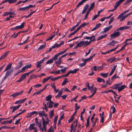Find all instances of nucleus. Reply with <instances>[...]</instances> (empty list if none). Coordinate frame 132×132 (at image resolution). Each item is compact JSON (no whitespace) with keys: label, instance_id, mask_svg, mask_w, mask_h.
<instances>
[{"label":"nucleus","instance_id":"nucleus-1","mask_svg":"<svg viewBox=\"0 0 132 132\" xmlns=\"http://www.w3.org/2000/svg\"><path fill=\"white\" fill-rule=\"evenodd\" d=\"M120 35V33L119 32L114 31V32L110 35L112 39H114L116 37H118Z\"/></svg>","mask_w":132,"mask_h":132},{"label":"nucleus","instance_id":"nucleus-2","mask_svg":"<svg viewBox=\"0 0 132 132\" xmlns=\"http://www.w3.org/2000/svg\"><path fill=\"white\" fill-rule=\"evenodd\" d=\"M122 84V82H121L114 84L112 86V88L114 89H118V90Z\"/></svg>","mask_w":132,"mask_h":132},{"label":"nucleus","instance_id":"nucleus-3","mask_svg":"<svg viewBox=\"0 0 132 132\" xmlns=\"http://www.w3.org/2000/svg\"><path fill=\"white\" fill-rule=\"evenodd\" d=\"M24 23L23 22L20 25L17 26L13 28V29L16 30L23 28L24 26Z\"/></svg>","mask_w":132,"mask_h":132},{"label":"nucleus","instance_id":"nucleus-4","mask_svg":"<svg viewBox=\"0 0 132 132\" xmlns=\"http://www.w3.org/2000/svg\"><path fill=\"white\" fill-rule=\"evenodd\" d=\"M130 28V27L128 26H122L121 27L117 29V31H118L119 30H126L127 29H129Z\"/></svg>","mask_w":132,"mask_h":132},{"label":"nucleus","instance_id":"nucleus-5","mask_svg":"<svg viewBox=\"0 0 132 132\" xmlns=\"http://www.w3.org/2000/svg\"><path fill=\"white\" fill-rule=\"evenodd\" d=\"M20 105H19L17 106H10V109H12L13 110L12 111V113L14 112L15 110L18 109L20 106Z\"/></svg>","mask_w":132,"mask_h":132},{"label":"nucleus","instance_id":"nucleus-6","mask_svg":"<svg viewBox=\"0 0 132 132\" xmlns=\"http://www.w3.org/2000/svg\"><path fill=\"white\" fill-rule=\"evenodd\" d=\"M124 1L123 0H119L115 4L114 6V7L115 9H117L118 7L120 5V4Z\"/></svg>","mask_w":132,"mask_h":132},{"label":"nucleus","instance_id":"nucleus-7","mask_svg":"<svg viewBox=\"0 0 132 132\" xmlns=\"http://www.w3.org/2000/svg\"><path fill=\"white\" fill-rule=\"evenodd\" d=\"M46 103L47 104V107L48 108H52L53 105L54 103L52 101H50L47 102H46Z\"/></svg>","mask_w":132,"mask_h":132},{"label":"nucleus","instance_id":"nucleus-8","mask_svg":"<svg viewBox=\"0 0 132 132\" xmlns=\"http://www.w3.org/2000/svg\"><path fill=\"white\" fill-rule=\"evenodd\" d=\"M37 112L36 111H33L30 112L28 113V115L26 116L27 118L30 117L31 116L34 115V114H37Z\"/></svg>","mask_w":132,"mask_h":132},{"label":"nucleus","instance_id":"nucleus-9","mask_svg":"<svg viewBox=\"0 0 132 132\" xmlns=\"http://www.w3.org/2000/svg\"><path fill=\"white\" fill-rule=\"evenodd\" d=\"M31 65L30 64L26 65L22 68L21 70L23 71L27 69L28 68H30L31 67Z\"/></svg>","mask_w":132,"mask_h":132},{"label":"nucleus","instance_id":"nucleus-10","mask_svg":"<svg viewBox=\"0 0 132 132\" xmlns=\"http://www.w3.org/2000/svg\"><path fill=\"white\" fill-rule=\"evenodd\" d=\"M11 73V71L10 70L7 71L6 73L4 79L2 80L4 81L10 75Z\"/></svg>","mask_w":132,"mask_h":132},{"label":"nucleus","instance_id":"nucleus-11","mask_svg":"<svg viewBox=\"0 0 132 132\" xmlns=\"http://www.w3.org/2000/svg\"><path fill=\"white\" fill-rule=\"evenodd\" d=\"M35 123L40 128V130H41V127H42V125L41 122H39L37 120V118H35Z\"/></svg>","mask_w":132,"mask_h":132},{"label":"nucleus","instance_id":"nucleus-12","mask_svg":"<svg viewBox=\"0 0 132 132\" xmlns=\"http://www.w3.org/2000/svg\"><path fill=\"white\" fill-rule=\"evenodd\" d=\"M79 70V69H76L73 70H70L67 73V75H69L70 73L73 74L76 73Z\"/></svg>","mask_w":132,"mask_h":132},{"label":"nucleus","instance_id":"nucleus-13","mask_svg":"<svg viewBox=\"0 0 132 132\" xmlns=\"http://www.w3.org/2000/svg\"><path fill=\"white\" fill-rule=\"evenodd\" d=\"M9 14L15 15V13L14 12H5L4 13L3 15V16H6L8 15H9Z\"/></svg>","mask_w":132,"mask_h":132},{"label":"nucleus","instance_id":"nucleus-14","mask_svg":"<svg viewBox=\"0 0 132 132\" xmlns=\"http://www.w3.org/2000/svg\"><path fill=\"white\" fill-rule=\"evenodd\" d=\"M35 124L34 123L30 124L29 128V130L30 131H31L32 130L35 129L36 127L35 126Z\"/></svg>","mask_w":132,"mask_h":132},{"label":"nucleus","instance_id":"nucleus-15","mask_svg":"<svg viewBox=\"0 0 132 132\" xmlns=\"http://www.w3.org/2000/svg\"><path fill=\"white\" fill-rule=\"evenodd\" d=\"M43 119V122H42V124H43V128H45V127H46L47 126V125L48 124V122L45 121L44 120L43 118H42Z\"/></svg>","mask_w":132,"mask_h":132},{"label":"nucleus","instance_id":"nucleus-16","mask_svg":"<svg viewBox=\"0 0 132 132\" xmlns=\"http://www.w3.org/2000/svg\"><path fill=\"white\" fill-rule=\"evenodd\" d=\"M46 45V44L45 43H44L42 45H40L38 49V51H40L45 48Z\"/></svg>","mask_w":132,"mask_h":132},{"label":"nucleus","instance_id":"nucleus-17","mask_svg":"<svg viewBox=\"0 0 132 132\" xmlns=\"http://www.w3.org/2000/svg\"><path fill=\"white\" fill-rule=\"evenodd\" d=\"M126 86L124 85H121L120 86V88H119L118 90V92H120L122 91V90L123 89L126 87Z\"/></svg>","mask_w":132,"mask_h":132},{"label":"nucleus","instance_id":"nucleus-18","mask_svg":"<svg viewBox=\"0 0 132 132\" xmlns=\"http://www.w3.org/2000/svg\"><path fill=\"white\" fill-rule=\"evenodd\" d=\"M52 96L51 95H50L47 96L46 97V100L47 102L51 101V99Z\"/></svg>","mask_w":132,"mask_h":132},{"label":"nucleus","instance_id":"nucleus-19","mask_svg":"<svg viewBox=\"0 0 132 132\" xmlns=\"http://www.w3.org/2000/svg\"><path fill=\"white\" fill-rule=\"evenodd\" d=\"M101 24L100 23H98L96 24L95 27H94L91 30L92 31H93L96 30L101 25Z\"/></svg>","mask_w":132,"mask_h":132},{"label":"nucleus","instance_id":"nucleus-20","mask_svg":"<svg viewBox=\"0 0 132 132\" xmlns=\"http://www.w3.org/2000/svg\"><path fill=\"white\" fill-rule=\"evenodd\" d=\"M116 59L114 57H113L112 58H110L108 59L106 61L110 63H111L113 62Z\"/></svg>","mask_w":132,"mask_h":132},{"label":"nucleus","instance_id":"nucleus-21","mask_svg":"<svg viewBox=\"0 0 132 132\" xmlns=\"http://www.w3.org/2000/svg\"><path fill=\"white\" fill-rule=\"evenodd\" d=\"M53 77V76H50L47 78H45L43 79V83H44L46 81H48V80L50 78H51L52 77Z\"/></svg>","mask_w":132,"mask_h":132},{"label":"nucleus","instance_id":"nucleus-22","mask_svg":"<svg viewBox=\"0 0 132 132\" xmlns=\"http://www.w3.org/2000/svg\"><path fill=\"white\" fill-rule=\"evenodd\" d=\"M97 80L98 82H102L103 83H105V81L103 79L99 77L97 78Z\"/></svg>","mask_w":132,"mask_h":132},{"label":"nucleus","instance_id":"nucleus-23","mask_svg":"<svg viewBox=\"0 0 132 132\" xmlns=\"http://www.w3.org/2000/svg\"><path fill=\"white\" fill-rule=\"evenodd\" d=\"M112 25H110L109 26L107 27V28H105L103 31L104 32H106L108 31H109V29L112 28Z\"/></svg>","mask_w":132,"mask_h":132},{"label":"nucleus","instance_id":"nucleus-24","mask_svg":"<svg viewBox=\"0 0 132 132\" xmlns=\"http://www.w3.org/2000/svg\"><path fill=\"white\" fill-rule=\"evenodd\" d=\"M43 63L40 60L39 61L37 64L36 67L37 68H40L41 66V64Z\"/></svg>","mask_w":132,"mask_h":132},{"label":"nucleus","instance_id":"nucleus-25","mask_svg":"<svg viewBox=\"0 0 132 132\" xmlns=\"http://www.w3.org/2000/svg\"><path fill=\"white\" fill-rule=\"evenodd\" d=\"M28 75L29 73H26L22 75L21 76V77L24 80V79H25L26 77L28 76Z\"/></svg>","mask_w":132,"mask_h":132},{"label":"nucleus","instance_id":"nucleus-26","mask_svg":"<svg viewBox=\"0 0 132 132\" xmlns=\"http://www.w3.org/2000/svg\"><path fill=\"white\" fill-rule=\"evenodd\" d=\"M54 110L53 109L51 110L50 112V118H52L54 116Z\"/></svg>","mask_w":132,"mask_h":132},{"label":"nucleus","instance_id":"nucleus-27","mask_svg":"<svg viewBox=\"0 0 132 132\" xmlns=\"http://www.w3.org/2000/svg\"><path fill=\"white\" fill-rule=\"evenodd\" d=\"M62 91L60 90L59 91L57 94L55 96V97L56 98H57L58 97H61L62 95Z\"/></svg>","mask_w":132,"mask_h":132},{"label":"nucleus","instance_id":"nucleus-28","mask_svg":"<svg viewBox=\"0 0 132 132\" xmlns=\"http://www.w3.org/2000/svg\"><path fill=\"white\" fill-rule=\"evenodd\" d=\"M107 36V35L106 34H105L104 35L101 36L99 37H98L97 39V41H98L101 39H102L105 37Z\"/></svg>","mask_w":132,"mask_h":132},{"label":"nucleus","instance_id":"nucleus-29","mask_svg":"<svg viewBox=\"0 0 132 132\" xmlns=\"http://www.w3.org/2000/svg\"><path fill=\"white\" fill-rule=\"evenodd\" d=\"M12 65V63H9L7 66L5 68L4 71H7L11 67Z\"/></svg>","mask_w":132,"mask_h":132},{"label":"nucleus","instance_id":"nucleus-30","mask_svg":"<svg viewBox=\"0 0 132 132\" xmlns=\"http://www.w3.org/2000/svg\"><path fill=\"white\" fill-rule=\"evenodd\" d=\"M88 7V5L86 4L84 7V9L82 11V14H83L86 11Z\"/></svg>","mask_w":132,"mask_h":132},{"label":"nucleus","instance_id":"nucleus-31","mask_svg":"<svg viewBox=\"0 0 132 132\" xmlns=\"http://www.w3.org/2000/svg\"><path fill=\"white\" fill-rule=\"evenodd\" d=\"M10 51H8L7 52H6L4 54L2 55V57L3 59H5L7 56L8 55V54L9 52H10Z\"/></svg>","mask_w":132,"mask_h":132},{"label":"nucleus","instance_id":"nucleus-32","mask_svg":"<svg viewBox=\"0 0 132 132\" xmlns=\"http://www.w3.org/2000/svg\"><path fill=\"white\" fill-rule=\"evenodd\" d=\"M68 79L67 78H65L64 79L62 84V85L63 86L65 85L68 82Z\"/></svg>","mask_w":132,"mask_h":132},{"label":"nucleus","instance_id":"nucleus-33","mask_svg":"<svg viewBox=\"0 0 132 132\" xmlns=\"http://www.w3.org/2000/svg\"><path fill=\"white\" fill-rule=\"evenodd\" d=\"M83 42H84V46H87L90 43V41H83Z\"/></svg>","mask_w":132,"mask_h":132},{"label":"nucleus","instance_id":"nucleus-34","mask_svg":"<svg viewBox=\"0 0 132 132\" xmlns=\"http://www.w3.org/2000/svg\"><path fill=\"white\" fill-rule=\"evenodd\" d=\"M28 9L27 6L25 7H23L20 8L19 9V10L20 11H25Z\"/></svg>","mask_w":132,"mask_h":132},{"label":"nucleus","instance_id":"nucleus-35","mask_svg":"<svg viewBox=\"0 0 132 132\" xmlns=\"http://www.w3.org/2000/svg\"><path fill=\"white\" fill-rule=\"evenodd\" d=\"M95 5V3L94 2L92 3L91 4L88 10L91 11L94 8Z\"/></svg>","mask_w":132,"mask_h":132},{"label":"nucleus","instance_id":"nucleus-36","mask_svg":"<svg viewBox=\"0 0 132 132\" xmlns=\"http://www.w3.org/2000/svg\"><path fill=\"white\" fill-rule=\"evenodd\" d=\"M108 72L105 73H101L100 75L102 76L103 77L106 78L108 76Z\"/></svg>","mask_w":132,"mask_h":132},{"label":"nucleus","instance_id":"nucleus-37","mask_svg":"<svg viewBox=\"0 0 132 132\" xmlns=\"http://www.w3.org/2000/svg\"><path fill=\"white\" fill-rule=\"evenodd\" d=\"M61 62V58L59 57L57 61H55V63L56 64H60Z\"/></svg>","mask_w":132,"mask_h":132},{"label":"nucleus","instance_id":"nucleus-38","mask_svg":"<svg viewBox=\"0 0 132 132\" xmlns=\"http://www.w3.org/2000/svg\"><path fill=\"white\" fill-rule=\"evenodd\" d=\"M77 44L79 47H81L84 46V42L83 41L80 42L79 43Z\"/></svg>","mask_w":132,"mask_h":132},{"label":"nucleus","instance_id":"nucleus-39","mask_svg":"<svg viewBox=\"0 0 132 132\" xmlns=\"http://www.w3.org/2000/svg\"><path fill=\"white\" fill-rule=\"evenodd\" d=\"M53 60L52 59H50L48 60L46 63V64H50L53 63Z\"/></svg>","mask_w":132,"mask_h":132},{"label":"nucleus","instance_id":"nucleus-40","mask_svg":"<svg viewBox=\"0 0 132 132\" xmlns=\"http://www.w3.org/2000/svg\"><path fill=\"white\" fill-rule=\"evenodd\" d=\"M105 65V63H104L101 66H99L97 67V70H100L102 68H103L104 67H103V65Z\"/></svg>","mask_w":132,"mask_h":132},{"label":"nucleus","instance_id":"nucleus-41","mask_svg":"<svg viewBox=\"0 0 132 132\" xmlns=\"http://www.w3.org/2000/svg\"><path fill=\"white\" fill-rule=\"evenodd\" d=\"M10 127H7L6 126H3L0 127V131L1 130V129H2L3 128L9 129H10Z\"/></svg>","mask_w":132,"mask_h":132},{"label":"nucleus","instance_id":"nucleus-42","mask_svg":"<svg viewBox=\"0 0 132 132\" xmlns=\"http://www.w3.org/2000/svg\"><path fill=\"white\" fill-rule=\"evenodd\" d=\"M45 112L44 111H39L38 113V114L40 116H43V115Z\"/></svg>","mask_w":132,"mask_h":132},{"label":"nucleus","instance_id":"nucleus-43","mask_svg":"<svg viewBox=\"0 0 132 132\" xmlns=\"http://www.w3.org/2000/svg\"><path fill=\"white\" fill-rule=\"evenodd\" d=\"M115 44L114 43L113 40L110 42L108 43V45L110 46H114V45Z\"/></svg>","mask_w":132,"mask_h":132},{"label":"nucleus","instance_id":"nucleus-44","mask_svg":"<svg viewBox=\"0 0 132 132\" xmlns=\"http://www.w3.org/2000/svg\"><path fill=\"white\" fill-rule=\"evenodd\" d=\"M86 64V62H84L83 63H81L79 65V66L81 67H83L85 66Z\"/></svg>","mask_w":132,"mask_h":132},{"label":"nucleus","instance_id":"nucleus-45","mask_svg":"<svg viewBox=\"0 0 132 132\" xmlns=\"http://www.w3.org/2000/svg\"><path fill=\"white\" fill-rule=\"evenodd\" d=\"M19 95L18 93H14L11 95V96H12L13 97H15Z\"/></svg>","mask_w":132,"mask_h":132},{"label":"nucleus","instance_id":"nucleus-46","mask_svg":"<svg viewBox=\"0 0 132 132\" xmlns=\"http://www.w3.org/2000/svg\"><path fill=\"white\" fill-rule=\"evenodd\" d=\"M59 55L57 54L54 56L52 58V59H53V60H54L55 61L57 60V57Z\"/></svg>","mask_w":132,"mask_h":132},{"label":"nucleus","instance_id":"nucleus-47","mask_svg":"<svg viewBox=\"0 0 132 132\" xmlns=\"http://www.w3.org/2000/svg\"><path fill=\"white\" fill-rule=\"evenodd\" d=\"M100 117H101V119L100 120V122L103 123L104 122V118L103 116L102 115L101 116V114H100Z\"/></svg>","mask_w":132,"mask_h":132},{"label":"nucleus","instance_id":"nucleus-48","mask_svg":"<svg viewBox=\"0 0 132 132\" xmlns=\"http://www.w3.org/2000/svg\"><path fill=\"white\" fill-rule=\"evenodd\" d=\"M91 37H92L90 39V40H89L90 41V42L92 41H94L95 40V36H92Z\"/></svg>","mask_w":132,"mask_h":132},{"label":"nucleus","instance_id":"nucleus-49","mask_svg":"<svg viewBox=\"0 0 132 132\" xmlns=\"http://www.w3.org/2000/svg\"><path fill=\"white\" fill-rule=\"evenodd\" d=\"M90 11L89 10H88L87 11V12L86 14V15L85 16V17H84V20H86V18H87L89 12Z\"/></svg>","mask_w":132,"mask_h":132},{"label":"nucleus","instance_id":"nucleus-50","mask_svg":"<svg viewBox=\"0 0 132 132\" xmlns=\"http://www.w3.org/2000/svg\"><path fill=\"white\" fill-rule=\"evenodd\" d=\"M48 132H54L52 126L49 129Z\"/></svg>","mask_w":132,"mask_h":132},{"label":"nucleus","instance_id":"nucleus-51","mask_svg":"<svg viewBox=\"0 0 132 132\" xmlns=\"http://www.w3.org/2000/svg\"><path fill=\"white\" fill-rule=\"evenodd\" d=\"M94 70V71H96L97 70V67L96 65L94 66V67H92L91 68V70Z\"/></svg>","mask_w":132,"mask_h":132},{"label":"nucleus","instance_id":"nucleus-52","mask_svg":"<svg viewBox=\"0 0 132 132\" xmlns=\"http://www.w3.org/2000/svg\"><path fill=\"white\" fill-rule=\"evenodd\" d=\"M55 36V35H52V36H51L50 37H49L48 38V39H46V40L48 41L52 39Z\"/></svg>","mask_w":132,"mask_h":132},{"label":"nucleus","instance_id":"nucleus-53","mask_svg":"<svg viewBox=\"0 0 132 132\" xmlns=\"http://www.w3.org/2000/svg\"><path fill=\"white\" fill-rule=\"evenodd\" d=\"M80 108V106L78 105L77 104V103L75 104V110H77L79 109Z\"/></svg>","mask_w":132,"mask_h":132},{"label":"nucleus","instance_id":"nucleus-54","mask_svg":"<svg viewBox=\"0 0 132 132\" xmlns=\"http://www.w3.org/2000/svg\"><path fill=\"white\" fill-rule=\"evenodd\" d=\"M67 69L66 67H64V69H62L60 70V71H61L62 73H65V72L66 70Z\"/></svg>","mask_w":132,"mask_h":132},{"label":"nucleus","instance_id":"nucleus-55","mask_svg":"<svg viewBox=\"0 0 132 132\" xmlns=\"http://www.w3.org/2000/svg\"><path fill=\"white\" fill-rule=\"evenodd\" d=\"M58 118V117L57 116H56L54 119V122L55 124H56L57 123V121Z\"/></svg>","mask_w":132,"mask_h":132},{"label":"nucleus","instance_id":"nucleus-56","mask_svg":"<svg viewBox=\"0 0 132 132\" xmlns=\"http://www.w3.org/2000/svg\"><path fill=\"white\" fill-rule=\"evenodd\" d=\"M42 130V132H43L44 131L45 132H46V127H45V128H43V126L42 128L41 127V130Z\"/></svg>","mask_w":132,"mask_h":132},{"label":"nucleus","instance_id":"nucleus-57","mask_svg":"<svg viewBox=\"0 0 132 132\" xmlns=\"http://www.w3.org/2000/svg\"><path fill=\"white\" fill-rule=\"evenodd\" d=\"M98 14L95 15L92 18V20H94L95 19H96L97 17L99 16Z\"/></svg>","mask_w":132,"mask_h":132},{"label":"nucleus","instance_id":"nucleus-58","mask_svg":"<svg viewBox=\"0 0 132 132\" xmlns=\"http://www.w3.org/2000/svg\"><path fill=\"white\" fill-rule=\"evenodd\" d=\"M51 85L52 87L54 89H55L56 87L55 86V84L54 83H51Z\"/></svg>","mask_w":132,"mask_h":132},{"label":"nucleus","instance_id":"nucleus-59","mask_svg":"<svg viewBox=\"0 0 132 132\" xmlns=\"http://www.w3.org/2000/svg\"><path fill=\"white\" fill-rule=\"evenodd\" d=\"M16 0H8V2L10 4H11L16 2Z\"/></svg>","mask_w":132,"mask_h":132},{"label":"nucleus","instance_id":"nucleus-60","mask_svg":"<svg viewBox=\"0 0 132 132\" xmlns=\"http://www.w3.org/2000/svg\"><path fill=\"white\" fill-rule=\"evenodd\" d=\"M74 118V117H73V116H72L70 119L68 121V123H69L71 122L72 121Z\"/></svg>","mask_w":132,"mask_h":132},{"label":"nucleus","instance_id":"nucleus-61","mask_svg":"<svg viewBox=\"0 0 132 132\" xmlns=\"http://www.w3.org/2000/svg\"><path fill=\"white\" fill-rule=\"evenodd\" d=\"M43 105L44 106V109H45V110L46 111H48V109L47 108V104L46 103V104L44 103L43 104Z\"/></svg>","mask_w":132,"mask_h":132},{"label":"nucleus","instance_id":"nucleus-62","mask_svg":"<svg viewBox=\"0 0 132 132\" xmlns=\"http://www.w3.org/2000/svg\"><path fill=\"white\" fill-rule=\"evenodd\" d=\"M19 66L16 68V69H17L18 68H19L21 67L22 65V63H21V61H20L19 62Z\"/></svg>","mask_w":132,"mask_h":132},{"label":"nucleus","instance_id":"nucleus-63","mask_svg":"<svg viewBox=\"0 0 132 132\" xmlns=\"http://www.w3.org/2000/svg\"><path fill=\"white\" fill-rule=\"evenodd\" d=\"M60 46V45H59V44H56L53 46V47H54V48L56 47L58 48Z\"/></svg>","mask_w":132,"mask_h":132},{"label":"nucleus","instance_id":"nucleus-64","mask_svg":"<svg viewBox=\"0 0 132 132\" xmlns=\"http://www.w3.org/2000/svg\"><path fill=\"white\" fill-rule=\"evenodd\" d=\"M77 32H76V31L75 30V31L74 32H72L69 35V36H68V37L69 38L71 36L73 35H74L75 33H76Z\"/></svg>","mask_w":132,"mask_h":132}]
</instances>
